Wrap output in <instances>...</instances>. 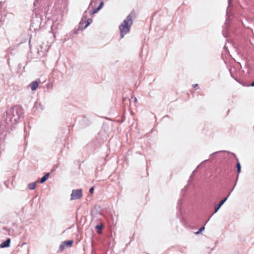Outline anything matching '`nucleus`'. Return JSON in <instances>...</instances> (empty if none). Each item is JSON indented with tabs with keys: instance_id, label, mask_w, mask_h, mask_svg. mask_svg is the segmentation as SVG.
Returning <instances> with one entry per match:
<instances>
[{
	"instance_id": "1",
	"label": "nucleus",
	"mask_w": 254,
	"mask_h": 254,
	"mask_svg": "<svg viewBox=\"0 0 254 254\" xmlns=\"http://www.w3.org/2000/svg\"><path fill=\"white\" fill-rule=\"evenodd\" d=\"M23 109L19 106L9 109L1 121L0 126L7 129L11 128L23 118Z\"/></svg>"
},
{
	"instance_id": "2",
	"label": "nucleus",
	"mask_w": 254,
	"mask_h": 254,
	"mask_svg": "<svg viewBox=\"0 0 254 254\" xmlns=\"http://www.w3.org/2000/svg\"><path fill=\"white\" fill-rule=\"evenodd\" d=\"M135 17V12L132 10L120 24L119 29L121 38H124L125 35L129 32L130 27L133 24V20Z\"/></svg>"
},
{
	"instance_id": "3",
	"label": "nucleus",
	"mask_w": 254,
	"mask_h": 254,
	"mask_svg": "<svg viewBox=\"0 0 254 254\" xmlns=\"http://www.w3.org/2000/svg\"><path fill=\"white\" fill-rule=\"evenodd\" d=\"M87 13V11H86L84 12L83 16L81 19V20L79 23V28L81 27V26H82V25L84 23H86L85 25L83 27V28H82V29H85L92 23V20L91 18H88L86 20Z\"/></svg>"
},
{
	"instance_id": "4",
	"label": "nucleus",
	"mask_w": 254,
	"mask_h": 254,
	"mask_svg": "<svg viewBox=\"0 0 254 254\" xmlns=\"http://www.w3.org/2000/svg\"><path fill=\"white\" fill-rule=\"evenodd\" d=\"M82 196L81 189L73 190L70 195V200H75L80 198Z\"/></svg>"
},
{
	"instance_id": "5",
	"label": "nucleus",
	"mask_w": 254,
	"mask_h": 254,
	"mask_svg": "<svg viewBox=\"0 0 254 254\" xmlns=\"http://www.w3.org/2000/svg\"><path fill=\"white\" fill-rule=\"evenodd\" d=\"M228 198V196H227L225 198H224V199H223L222 200H221L220 201V202L216 205L214 207V212L213 213V214L209 217V218H208V219L207 220V221L206 222V223H205V225L208 222V221L210 220V219L211 218V217H212V216L215 214V213H216L218 210L219 209H220V208L223 205V204L226 202V201L227 200Z\"/></svg>"
},
{
	"instance_id": "6",
	"label": "nucleus",
	"mask_w": 254,
	"mask_h": 254,
	"mask_svg": "<svg viewBox=\"0 0 254 254\" xmlns=\"http://www.w3.org/2000/svg\"><path fill=\"white\" fill-rule=\"evenodd\" d=\"M73 242L72 240L65 241L63 242L60 246V247H59L60 251H62L65 247H70L72 245V244H73Z\"/></svg>"
},
{
	"instance_id": "7",
	"label": "nucleus",
	"mask_w": 254,
	"mask_h": 254,
	"mask_svg": "<svg viewBox=\"0 0 254 254\" xmlns=\"http://www.w3.org/2000/svg\"><path fill=\"white\" fill-rule=\"evenodd\" d=\"M11 240L10 238L7 239L4 242L1 243L0 247L1 248H8L10 246Z\"/></svg>"
},
{
	"instance_id": "8",
	"label": "nucleus",
	"mask_w": 254,
	"mask_h": 254,
	"mask_svg": "<svg viewBox=\"0 0 254 254\" xmlns=\"http://www.w3.org/2000/svg\"><path fill=\"white\" fill-rule=\"evenodd\" d=\"M38 85H39V83L38 81H32V82H31V83L29 84V86L30 87V88H31V89L32 91H34L37 88Z\"/></svg>"
},
{
	"instance_id": "9",
	"label": "nucleus",
	"mask_w": 254,
	"mask_h": 254,
	"mask_svg": "<svg viewBox=\"0 0 254 254\" xmlns=\"http://www.w3.org/2000/svg\"><path fill=\"white\" fill-rule=\"evenodd\" d=\"M103 1H101L98 7L93 10L92 14H95L97 13L103 7Z\"/></svg>"
},
{
	"instance_id": "10",
	"label": "nucleus",
	"mask_w": 254,
	"mask_h": 254,
	"mask_svg": "<svg viewBox=\"0 0 254 254\" xmlns=\"http://www.w3.org/2000/svg\"><path fill=\"white\" fill-rule=\"evenodd\" d=\"M231 2H232V0H228V7H227V10H226V14H227V19L226 20V22L228 21V18L229 17V13L230 12V9L229 6H230Z\"/></svg>"
},
{
	"instance_id": "11",
	"label": "nucleus",
	"mask_w": 254,
	"mask_h": 254,
	"mask_svg": "<svg viewBox=\"0 0 254 254\" xmlns=\"http://www.w3.org/2000/svg\"><path fill=\"white\" fill-rule=\"evenodd\" d=\"M34 108H36V110H40L41 111L43 110L42 105L40 103L38 102L37 101L35 102L34 106Z\"/></svg>"
},
{
	"instance_id": "12",
	"label": "nucleus",
	"mask_w": 254,
	"mask_h": 254,
	"mask_svg": "<svg viewBox=\"0 0 254 254\" xmlns=\"http://www.w3.org/2000/svg\"><path fill=\"white\" fill-rule=\"evenodd\" d=\"M36 183H37L36 181L29 183L28 185L29 189H30L31 190H34L35 188Z\"/></svg>"
},
{
	"instance_id": "13",
	"label": "nucleus",
	"mask_w": 254,
	"mask_h": 254,
	"mask_svg": "<svg viewBox=\"0 0 254 254\" xmlns=\"http://www.w3.org/2000/svg\"><path fill=\"white\" fill-rule=\"evenodd\" d=\"M49 173H48L46 174H45L41 179L40 180L41 183H44L49 178Z\"/></svg>"
},
{
	"instance_id": "14",
	"label": "nucleus",
	"mask_w": 254,
	"mask_h": 254,
	"mask_svg": "<svg viewBox=\"0 0 254 254\" xmlns=\"http://www.w3.org/2000/svg\"><path fill=\"white\" fill-rule=\"evenodd\" d=\"M236 167L237 169V171H238V174H240L241 172V167L240 163L239 161H238L237 163Z\"/></svg>"
},
{
	"instance_id": "15",
	"label": "nucleus",
	"mask_w": 254,
	"mask_h": 254,
	"mask_svg": "<svg viewBox=\"0 0 254 254\" xmlns=\"http://www.w3.org/2000/svg\"><path fill=\"white\" fill-rule=\"evenodd\" d=\"M205 229V227L204 226H203V227H202L201 228H200L198 231H197V232H196L195 233V234L196 235H198L199 234H200L202 231H203Z\"/></svg>"
},
{
	"instance_id": "16",
	"label": "nucleus",
	"mask_w": 254,
	"mask_h": 254,
	"mask_svg": "<svg viewBox=\"0 0 254 254\" xmlns=\"http://www.w3.org/2000/svg\"><path fill=\"white\" fill-rule=\"evenodd\" d=\"M103 228V225H97L96 226V228L98 230V233H101V231H99V230H102Z\"/></svg>"
},
{
	"instance_id": "17",
	"label": "nucleus",
	"mask_w": 254,
	"mask_h": 254,
	"mask_svg": "<svg viewBox=\"0 0 254 254\" xmlns=\"http://www.w3.org/2000/svg\"><path fill=\"white\" fill-rule=\"evenodd\" d=\"M236 185V183H235V184L234 185V187H233V188L231 189V190H230V192H229L228 194L227 195V196H228V197L230 195L231 192L233 191V190H234L235 186Z\"/></svg>"
},
{
	"instance_id": "18",
	"label": "nucleus",
	"mask_w": 254,
	"mask_h": 254,
	"mask_svg": "<svg viewBox=\"0 0 254 254\" xmlns=\"http://www.w3.org/2000/svg\"><path fill=\"white\" fill-rule=\"evenodd\" d=\"M96 0H91V2L90 3V6H92L93 3H95Z\"/></svg>"
},
{
	"instance_id": "19",
	"label": "nucleus",
	"mask_w": 254,
	"mask_h": 254,
	"mask_svg": "<svg viewBox=\"0 0 254 254\" xmlns=\"http://www.w3.org/2000/svg\"><path fill=\"white\" fill-rule=\"evenodd\" d=\"M94 187L91 188L89 190V192L91 193H92L94 191Z\"/></svg>"
},
{
	"instance_id": "20",
	"label": "nucleus",
	"mask_w": 254,
	"mask_h": 254,
	"mask_svg": "<svg viewBox=\"0 0 254 254\" xmlns=\"http://www.w3.org/2000/svg\"><path fill=\"white\" fill-rule=\"evenodd\" d=\"M38 1H39V0H35L34 2V5L35 6H36V4H37V3H38Z\"/></svg>"
},
{
	"instance_id": "21",
	"label": "nucleus",
	"mask_w": 254,
	"mask_h": 254,
	"mask_svg": "<svg viewBox=\"0 0 254 254\" xmlns=\"http://www.w3.org/2000/svg\"><path fill=\"white\" fill-rule=\"evenodd\" d=\"M192 86L193 87H198V85L197 84H193Z\"/></svg>"
},
{
	"instance_id": "22",
	"label": "nucleus",
	"mask_w": 254,
	"mask_h": 254,
	"mask_svg": "<svg viewBox=\"0 0 254 254\" xmlns=\"http://www.w3.org/2000/svg\"><path fill=\"white\" fill-rule=\"evenodd\" d=\"M251 86H254V81L251 84Z\"/></svg>"
},
{
	"instance_id": "23",
	"label": "nucleus",
	"mask_w": 254,
	"mask_h": 254,
	"mask_svg": "<svg viewBox=\"0 0 254 254\" xmlns=\"http://www.w3.org/2000/svg\"><path fill=\"white\" fill-rule=\"evenodd\" d=\"M133 99H134V101L135 102L137 101V99H136V97H134Z\"/></svg>"
},
{
	"instance_id": "24",
	"label": "nucleus",
	"mask_w": 254,
	"mask_h": 254,
	"mask_svg": "<svg viewBox=\"0 0 254 254\" xmlns=\"http://www.w3.org/2000/svg\"><path fill=\"white\" fill-rule=\"evenodd\" d=\"M26 243H23L22 244L21 246H23V245H26Z\"/></svg>"
},
{
	"instance_id": "25",
	"label": "nucleus",
	"mask_w": 254,
	"mask_h": 254,
	"mask_svg": "<svg viewBox=\"0 0 254 254\" xmlns=\"http://www.w3.org/2000/svg\"><path fill=\"white\" fill-rule=\"evenodd\" d=\"M238 177H239V174H238V176H237V178H238ZM238 181V179H236V181ZM236 183H237V182H236Z\"/></svg>"
}]
</instances>
